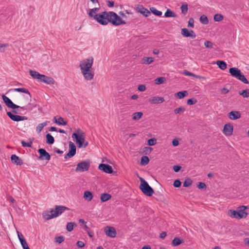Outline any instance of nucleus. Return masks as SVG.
<instances>
[{
	"instance_id": "nucleus-21",
	"label": "nucleus",
	"mask_w": 249,
	"mask_h": 249,
	"mask_svg": "<svg viewBox=\"0 0 249 249\" xmlns=\"http://www.w3.org/2000/svg\"><path fill=\"white\" fill-rule=\"evenodd\" d=\"M54 122L59 125H67V122L64 120V119L61 117H59L57 119L56 117H53Z\"/></svg>"
},
{
	"instance_id": "nucleus-20",
	"label": "nucleus",
	"mask_w": 249,
	"mask_h": 249,
	"mask_svg": "<svg viewBox=\"0 0 249 249\" xmlns=\"http://www.w3.org/2000/svg\"><path fill=\"white\" fill-rule=\"evenodd\" d=\"M11 160L13 163L18 165H21L23 164L22 160L15 154L11 155Z\"/></svg>"
},
{
	"instance_id": "nucleus-19",
	"label": "nucleus",
	"mask_w": 249,
	"mask_h": 249,
	"mask_svg": "<svg viewBox=\"0 0 249 249\" xmlns=\"http://www.w3.org/2000/svg\"><path fill=\"white\" fill-rule=\"evenodd\" d=\"M228 116L231 120H236L241 117V113L238 111H231L228 114Z\"/></svg>"
},
{
	"instance_id": "nucleus-24",
	"label": "nucleus",
	"mask_w": 249,
	"mask_h": 249,
	"mask_svg": "<svg viewBox=\"0 0 249 249\" xmlns=\"http://www.w3.org/2000/svg\"><path fill=\"white\" fill-rule=\"evenodd\" d=\"M29 73L33 78L38 79L39 81L42 75L40 74L37 71L33 70H30Z\"/></svg>"
},
{
	"instance_id": "nucleus-17",
	"label": "nucleus",
	"mask_w": 249,
	"mask_h": 249,
	"mask_svg": "<svg viewBox=\"0 0 249 249\" xmlns=\"http://www.w3.org/2000/svg\"><path fill=\"white\" fill-rule=\"evenodd\" d=\"M149 102L153 104H159L163 103L164 99L162 97L153 96L149 99Z\"/></svg>"
},
{
	"instance_id": "nucleus-35",
	"label": "nucleus",
	"mask_w": 249,
	"mask_h": 249,
	"mask_svg": "<svg viewBox=\"0 0 249 249\" xmlns=\"http://www.w3.org/2000/svg\"><path fill=\"white\" fill-rule=\"evenodd\" d=\"M166 82V78L164 77H160L155 80V83L157 85L163 84Z\"/></svg>"
},
{
	"instance_id": "nucleus-23",
	"label": "nucleus",
	"mask_w": 249,
	"mask_h": 249,
	"mask_svg": "<svg viewBox=\"0 0 249 249\" xmlns=\"http://www.w3.org/2000/svg\"><path fill=\"white\" fill-rule=\"evenodd\" d=\"M138 11L145 17H148L150 15V12L142 6H141V7L138 8Z\"/></svg>"
},
{
	"instance_id": "nucleus-49",
	"label": "nucleus",
	"mask_w": 249,
	"mask_h": 249,
	"mask_svg": "<svg viewBox=\"0 0 249 249\" xmlns=\"http://www.w3.org/2000/svg\"><path fill=\"white\" fill-rule=\"evenodd\" d=\"M157 142V140L155 138H151L148 140L147 144L150 146L154 145Z\"/></svg>"
},
{
	"instance_id": "nucleus-25",
	"label": "nucleus",
	"mask_w": 249,
	"mask_h": 249,
	"mask_svg": "<svg viewBox=\"0 0 249 249\" xmlns=\"http://www.w3.org/2000/svg\"><path fill=\"white\" fill-rule=\"evenodd\" d=\"M111 196L108 193H103L101 195L100 199L102 202H105L109 200Z\"/></svg>"
},
{
	"instance_id": "nucleus-6",
	"label": "nucleus",
	"mask_w": 249,
	"mask_h": 249,
	"mask_svg": "<svg viewBox=\"0 0 249 249\" xmlns=\"http://www.w3.org/2000/svg\"><path fill=\"white\" fill-rule=\"evenodd\" d=\"M110 22L113 25L118 26L121 24H125V22L122 18L114 12H109Z\"/></svg>"
},
{
	"instance_id": "nucleus-18",
	"label": "nucleus",
	"mask_w": 249,
	"mask_h": 249,
	"mask_svg": "<svg viewBox=\"0 0 249 249\" xmlns=\"http://www.w3.org/2000/svg\"><path fill=\"white\" fill-rule=\"evenodd\" d=\"M40 81L49 85H53L55 83V81L53 78L43 74L42 75Z\"/></svg>"
},
{
	"instance_id": "nucleus-62",
	"label": "nucleus",
	"mask_w": 249,
	"mask_h": 249,
	"mask_svg": "<svg viewBox=\"0 0 249 249\" xmlns=\"http://www.w3.org/2000/svg\"><path fill=\"white\" fill-rule=\"evenodd\" d=\"M172 143L174 146H177L179 144V142L177 139H174L172 141Z\"/></svg>"
},
{
	"instance_id": "nucleus-1",
	"label": "nucleus",
	"mask_w": 249,
	"mask_h": 249,
	"mask_svg": "<svg viewBox=\"0 0 249 249\" xmlns=\"http://www.w3.org/2000/svg\"><path fill=\"white\" fill-rule=\"evenodd\" d=\"M69 209L64 206L56 205L54 209H52L50 213L51 214H49L48 213L44 212L42 213L43 217L48 220L52 218L56 217L63 213L65 210H68Z\"/></svg>"
},
{
	"instance_id": "nucleus-54",
	"label": "nucleus",
	"mask_w": 249,
	"mask_h": 249,
	"mask_svg": "<svg viewBox=\"0 0 249 249\" xmlns=\"http://www.w3.org/2000/svg\"><path fill=\"white\" fill-rule=\"evenodd\" d=\"M181 182L178 179H176L174 181L173 185L175 187L178 188L181 186Z\"/></svg>"
},
{
	"instance_id": "nucleus-56",
	"label": "nucleus",
	"mask_w": 249,
	"mask_h": 249,
	"mask_svg": "<svg viewBox=\"0 0 249 249\" xmlns=\"http://www.w3.org/2000/svg\"><path fill=\"white\" fill-rule=\"evenodd\" d=\"M20 242L23 249H26L27 247H29L25 239H21V242Z\"/></svg>"
},
{
	"instance_id": "nucleus-26",
	"label": "nucleus",
	"mask_w": 249,
	"mask_h": 249,
	"mask_svg": "<svg viewBox=\"0 0 249 249\" xmlns=\"http://www.w3.org/2000/svg\"><path fill=\"white\" fill-rule=\"evenodd\" d=\"M216 64L218 65L219 68L222 70H225L227 67L226 63L222 60H217Z\"/></svg>"
},
{
	"instance_id": "nucleus-7",
	"label": "nucleus",
	"mask_w": 249,
	"mask_h": 249,
	"mask_svg": "<svg viewBox=\"0 0 249 249\" xmlns=\"http://www.w3.org/2000/svg\"><path fill=\"white\" fill-rule=\"evenodd\" d=\"M90 162L89 160H86L79 162L77 164V166L75 168V171L77 172H83L88 171L90 167Z\"/></svg>"
},
{
	"instance_id": "nucleus-58",
	"label": "nucleus",
	"mask_w": 249,
	"mask_h": 249,
	"mask_svg": "<svg viewBox=\"0 0 249 249\" xmlns=\"http://www.w3.org/2000/svg\"><path fill=\"white\" fill-rule=\"evenodd\" d=\"M197 187L199 189H204L206 188V185L204 183L200 182L198 183V184L197 185Z\"/></svg>"
},
{
	"instance_id": "nucleus-28",
	"label": "nucleus",
	"mask_w": 249,
	"mask_h": 249,
	"mask_svg": "<svg viewBox=\"0 0 249 249\" xmlns=\"http://www.w3.org/2000/svg\"><path fill=\"white\" fill-rule=\"evenodd\" d=\"M84 78L87 80H91L93 78L94 72L92 71L83 74Z\"/></svg>"
},
{
	"instance_id": "nucleus-30",
	"label": "nucleus",
	"mask_w": 249,
	"mask_h": 249,
	"mask_svg": "<svg viewBox=\"0 0 249 249\" xmlns=\"http://www.w3.org/2000/svg\"><path fill=\"white\" fill-rule=\"evenodd\" d=\"M46 143L49 144H52L54 143V138L50 134L48 133L46 135Z\"/></svg>"
},
{
	"instance_id": "nucleus-10",
	"label": "nucleus",
	"mask_w": 249,
	"mask_h": 249,
	"mask_svg": "<svg viewBox=\"0 0 249 249\" xmlns=\"http://www.w3.org/2000/svg\"><path fill=\"white\" fill-rule=\"evenodd\" d=\"M69 152L65 155V159H67L68 158H71L73 157L75 155L76 152V147L72 142H69Z\"/></svg>"
},
{
	"instance_id": "nucleus-59",
	"label": "nucleus",
	"mask_w": 249,
	"mask_h": 249,
	"mask_svg": "<svg viewBox=\"0 0 249 249\" xmlns=\"http://www.w3.org/2000/svg\"><path fill=\"white\" fill-rule=\"evenodd\" d=\"M181 167L179 165H175L173 166V169L175 172H178L180 170Z\"/></svg>"
},
{
	"instance_id": "nucleus-15",
	"label": "nucleus",
	"mask_w": 249,
	"mask_h": 249,
	"mask_svg": "<svg viewBox=\"0 0 249 249\" xmlns=\"http://www.w3.org/2000/svg\"><path fill=\"white\" fill-rule=\"evenodd\" d=\"M233 132V126L230 123L225 124L223 128L224 134L228 136H231Z\"/></svg>"
},
{
	"instance_id": "nucleus-5",
	"label": "nucleus",
	"mask_w": 249,
	"mask_h": 249,
	"mask_svg": "<svg viewBox=\"0 0 249 249\" xmlns=\"http://www.w3.org/2000/svg\"><path fill=\"white\" fill-rule=\"evenodd\" d=\"M2 99L3 100V102L5 104V105L9 108H11L12 109V112L13 113H14L15 114L19 113V111L17 110H15V109L20 108L23 110H26L27 109L26 107H20L19 106H18L17 105L14 104L12 101L7 96H6L5 95H2Z\"/></svg>"
},
{
	"instance_id": "nucleus-46",
	"label": "nucleus",
	"mask_w": 249,
	"mask_h": 249,
	"mask_svg": "<svg viewBox=\"0 0 249 249\" xmlns=\"http://www.w3.org/2000/svg\"><path fill=\"white\" fill-rule=\"evenodd\" d=\"M99 10V8H94L91 9L89 13V16L94 18V16L96 14V12H98Z\"/></svg>"
},
{
	"instance_id": "nucleus-29",
	"label": "nucleus",
	"mask_w": 249,
	"mask_h": 249,
	"mask_svg": "<svg viewBox=\"0 0 249 249\" xmlns=\"http://www.w3.org/2000/svg\"><path fill=\"white\" fill-rule=\"evenodd\" d=\"M142 63L148 65L154 61V58L151 57H144L142 59Z\"/></svg>"
},
{
	"instance_id": "nucleus-44",
	"label": "nucleus",
	"mask_w": 249,
	"mask_h": 249,
	"mask_svg": "<svg viewBox=\"0 0 249 249\" xmlns=\"http://www.w3.org/2000/svg\"><path fill=\"white\" fill-rule=\"evenodd\" d=\"M150 11L157 16H160L162 15V12L160 11L157 10L155 7H151L150 8Z\"/></svg>"
},
{
	"instance_id": "nucleus-34",
	"label": "nucleus",
	"mask_w": 249,
	"mask_h": 249,
	"mask_svg": "<svg viewBox=\"0 0 249 249\" xmlns=\"http://www.w3.org/2000/svg\"><path fill=\"white\" fill-rule=\"evenodd\" d=\"M14 90L15 91H17V92H23V93H27V94H28L29 95V97L31 98V95L29 91L27 89H25V88H17V89H14Z\"/></svg>"
},
{
	"instance_id": "nucleus-47",
	"label": "nucleus",
	"mask_w": 249,
	"mask_h": 249,
	"mask_svg": "<svg viewBox=\"0 0 249 249\" xmlns=\"http://www.w3.org/2000/svg\"><path fill=\"white\" fill-rule=\"evenodd\" d=\"M192 180L189 178H187L184 181L183 186L184 187H188L190 186L192 184Z\"/></svg>"
},
{
	"instance_id": "nucleus-36",
	"label": "nucleus",
	"mask_w": 249,
	"mask_h": 249,
	"mask_svg": "<svg viewBox=\"0 0 249 249\" xmlns=\"http://www.w3.org/2000/svg\"><path fill=\"white\" fill-rule=\"evenodd\" d=\"M200 22L204 25L208 24L209 23V20L208 18L204 15H203L200 17Z\"/></svg>"
},
{
	"instance_id": "nucleus-13",
	"label": "nucleus",
	"mask_w": 249,
	"mask_h": 249,
	"mask_svg": "<svg viewBox=\"0 0 249 249\" xmlns=\"http://www.w3.org/2000/svg\"><path fill=\"white\" fill-rule=\"evenodd\" d=\"M106 234L110 237L114 238L116 236V231L113 227L107 226L104 229Z\"/></svg>"
},
{
	"instance_id": "nucleus-60",
	"label": "nucleus",
	"mask_w": 249,
	"mask_h": 249,
	"mask_svg": "<svg viewBox=\"0 0 249 249\" xmlns=\"http://www.w3.org/2000/svg\"><path fill=\"white\" fill-rule=\"evenodd\" d=\"M138 89L140 91H144L146 89V87L144 85H140L138 86Z\"/></svg>"
},
{
	"instance_id": "nucleus-4",
	"label": "nucleus",
	"mask_w": 249,
	"mask_h": 249,
	"mask_svg": "<svg viewBox=\"0 0 249 249\" xmlns=\"http://www.w3.org/2000/svg\"><path fill=\"white\" fill-rule=\"evenodd\" d=\"M229 72L232 77L237 78L244 84H249L248 80L238 68L235 67L231 68L229 69Z\"/></svg>"
},
{
	"instance_id": "nucleus-53",
	"label": "nucleus",
	"mask_w": 249,
	"mask_h": 249,
	"mask_svg": "<svg viewBox=\"0 0 249 249\" xmlns=\"http://www.w3.org/2000/svg\"><path fill=\"white\" fill-rule=\"evenodd\" d=\"M55 240L56 243L60 244L64 241V237L62 236H57L55 237Z\"/></svg>"
},
{
	"instance_id": "nucleus-32",
	"label": "nucleus",
	"mask_w": 249,
	"mask_h": 249,
	"mask_svg": "<svg viewBox=\"0 0 249 249\" xmlns=\"http://www.w3.org/2000/svg\"><path fill=\"white\" fill-rule=\"evenodd\" d=\"M48 123V122L46 121L43 123L39 124L36 128V132L38 133H40L43 128V127L47 124Z\"/></svg>"
},
{
	"instance_id": "nucleus-3",
	"label": "nucleus",
	"mask_w": 249,
	"mask_h": 249,
	"mask_svg": "<svg viewBox=\"0 0 249 249\" xmlns=\"http://www.w3.org/2000/svg\"><path fill=\"white\" fill-rule=\"evenodd\" d=\"M72 138L75 139V142L79 148L82 147L85 141V134L81 129H78L76 130V133H73Z\"/></svg>"
},
{
	"instance_id": "nucleus-16",
	"label": "nucleus",
	"mask_w": 249,
	"mask_h": 249,
	"mask_svg": "<svg viewBox=\"0 0 249 249\" xmlns=\"http://www.w3.org/2000/svg\"><path fill=\"white\" fill-rule=\"evenodd\" d=\"M99 169L104 171V172L108 174H111L113 172L112 167L107 164L101 163L99 165Z\"/></svg>"
},
{
	"instance_id": "nucleus-63",
	"label": "nucleus",
	"mask_w": 249,
	"mask_h": 249,
	"mask_svg": "<svg viewBox=\"0 0 249 249\" xmlns=\"http://www.w3.org/2000/svg\"><path fill=\"white\" fill-rule=\"evenodd\" d=\"M77 246L79 248H83L84 247L85 244L82 241H78L76 243Z\"/></svg>"
},
{
	"instance_id": "nucleus-14",
	"label": "nucleus",
	"mask_w": 249,
	"mask_h": 249,
	"mask_svg": "<svg viewBox=\"0 0 249 249\" xmlns=\"http://www.w3.org/2000/svg\"><path fill=\"white\" fill-rule=\"evenodd\" d=\"M39 154V159L41 160H49L51 157L50 154L43 148H40L38 150Z\"/></svg>"
},
{
	"instance_id": "nucleus-31",
	"label": "nucleus",
	"mask_w": 249,
	"mask_h": 249,
	"mask_svg": "<svg viewBox=\"0 0 249 249\" xmlns=\"http://www.w3.org/2000/svg\"><path fill=\"white\" fill-rule=\"evenodd\" d=\"M143 114L142 112H135L132 115V119L133 120L137 121L140 119Z\"/></svg>"
},
{
	"instance_id": "nucleus-37",
	"label": "nucleus",
	"mask_w": 249,
	"mask_h": 249,
	"mask_svg": "<svg viewBox=\"0 0 249 249\" xmlns=\"http://www.w3.org/2000/svg\"><path fill=\"white\" fill-rule=\"evenodd\" d=\"M149 159L148 157L143 156L141 158V164L142 165H146L148 163Z\"/></svg>"
},
{
	"instance_id": "nucleus-2",
	"label": "nucleus",
	"mask_w": 249,
	"mask_h": 249,
	"mask_svg": "<svg viewBox=\"0 0 249 249\" xmlns=\"http://www.w3.org/2000/svg\"><path fill=\"white\" fill-rule=\"evenodd\" d=\"M110 14L109 12H103L98 14H95L94 16V19L98 23L103 25H106L110 22Z\"/></svg>"
},
{
	"instance_id": "nucleus-33",
	"label": "nucleus",
	"mask_w": 249,
	"mask_h": 249,
	"mask_svg": "<svg viewBox=\"0 0 249 249\" xmlns=\"http://www.w3.org/2000/svg\"><path fill=\"white\" fill-rule=\"evenodd\" d=\"M181 35L186 37H193L189 33V31L186 28H182L181 32Z\"/></svg>"
},
{
	"instance_id": "nucleus-38",
	"label": "nucleus",
	"mask_w": 249,
	"mask_h": 249,
	"mask_svg": "<svg viewBox=\"0 0 249 249\" xmlns=\"http://www.w3.org/2000/svg\"><path fill=\"white\" fill-rule=\"evenodd\" d=\"M29 140H30V142H26L25 141H21V144H22V146L23 147H32V142H33V141L34 140V138H32V139H29Z\"/></svg>"
},
{
	"instance_id": "nucleus-52",
	"label": "nucleus",
	"mask_w": 249,
	"mask_h": 249,
	"mask_svg": "<svg viewBox=\"0 0 249 249\" xmlns=\"http://www.w3.org/2000/svg\"><path fill=\"white\" fill-rule=\"evenodd\" d=\"M196 102H197L196 100L194 98L189 99L187 101V103L189 105H194V104H196Z\"/></svg>"
},
{
	"instance_id": "nucleus-57",
	"label": "nucleus",
	"mask_w": 249,
	"mask_h": 249,
	"mask_svg": "<svg viewBox=\"0 0 249 249\" xmlns=\"http://www.w3.org/2000/svg\"><path fill=\"white\" fill-rule=\"evenodd\" d=\"M188 27H191L192 28H194V19L191 18H190L188 21Z\"/></svg>"
},
{
	"instance_id": "nucleus-61",
	"label": "nucleus",
	"mask_w": 249,
	"mask_h": 249,
	"mask_svg": "<svg viewBox=\"0 0 249 249\" xmlns=\"http://www.w3.org/2000/svg\"><path fill=\"white\" fill-rule=\"evenodd\" d=\"M80 70H81V72L83 75L86 73L87 72H89L90 71H92L91 70V69H82Z\"/></svg>"
},
{
	"instance_id": "nucleus-40",
	"label": "nucleus",
	"mask_w": 249,
	"mask_h": 249,
	"mask_svg": "<svg viewBox=\"0 0 249 249\" xmlns=\"http://www.w3.org/2000/svg\"><path fill=\"white\" fill-rule=\"evenodd\" d=\"M76 224L74 222H69L67 224L66 229L68 231H71L73 230L74 226H76Z\"/></svg>"
},
{
	"instance_id": "nucleus-50",
	"label": "nucleus",
	"mask_w": 249,
	"mask_h": 249,
	"mask_svg": "<svg viewBox=\"0 0 249 249\" xmlns=\"http://www.w3.org/2000/svg\"><path fill=\"white\" fill-rule=\"evenodd\" d=\"M185 110V109L184 107H180L178 108H177L174 110V112L175 114H179L181 112H183Z\"/></svg>"
},
{
	"instance_id": "nucleus-42",
	"label": "nucleus",
	"mask_w": 249,
	"mask_h": 249,
	"mask_svg": "<svg viewBox=\"0 0 249 249\" xmlns=\"http://www.w3.org/2000/svg\"><path fill=\"white\" fill-rule=\"evenodd\" d=\"M176 15L170 9H168L164 14L165 17H176Z\"/></svg>"
},
{
	"instance_id": "nucleus-9",
	"label": "nucleus",
	"mask_w": 249,
	"mask_h": 249,
	"mask_svg": "<svg viewBox=\"0 0 249 249\" xmlns=\"http://www.w3.org/2000/svg\"><path fill=\"white\" fill-rule=\"evenodd\" d=\"M141 191L147 196H151L154 193V190L151 187L148 183H144L142 185H140Z\"/></svg>"
},
{
	"instance_id": "nucleus-12",
	"label": "nucleus",
	"mask_w": 249,
	"mask_h": 249,
	"mask_svg": "<svg viewBox=\"0 0 249 249\" xmlns=\"http://www.w3.org/2000/svg\"><path fill=\"white\" fill-rule=\"evenodd\" d=\"M12 112L8 111L7 112V116L13 121L15 122H19L21 121L26 120L27 119V117L26 116H19L18 115H14L12 113Z\"/></svg>"
},
{
	"instance_id": "nucleus-45",
	"label": "nucleus",
	"mask_w": 249,
	"mask_h": 249,
	"mask_svg": "<svg viewBox=\"0 0 249 249\" xmlns=\"http://www.w3.org/2000/svg\"><path fill=\"white\" fill-rule=\"evenodd\" d=\"M180 8L181 10V13L184 15H186L188 12V9L187 4L186 3L182 4Z\"/></svg>"
},
{
	"instance_id": "nucleus-41",
	"label": "nucleus",
	"mask_w": 249,
	"mask_h": 249,
	"mask_svg": "<svg viewBox=\"0 0 249 249\" xmlns=\"http://www.w3.org/2000/svg\"><path fill=\"white\" fill-rule=\"evenodd\" d=\"M239 94L242 95L245 98L249 97V89H246L239 91Z\"/></svg>"
},
{
	"instance_id": "nucleus-39",
	"label": "nucleus",
	"mask_w": 249,
	"mask_h": 249,
	"mask_svg": "<svg viewBox=\"0 0 249 249\" xmlns=\"http://www.w3.org/2000/svg\"><path fill=\"white\" fill-rule=\"evenodd\" d=\"M177 96L179 99H182L187 95L188 92L186 90H183L181 91H179L176 93Z\"/></svg>"
},
{
	"instance_id": "nucleus-64",
	"label": "nucleus",
	"mask_w": 249,
	"mask_h": 249,
	"mask_svg": "<svg viewBox=\"0 0 249 249\" xmlns=\"http://www.w3.org/2000/svg\"><path fill=\"white\" fill-rule=\"evenodd\" d=\"M229 89L227 88H223L222 89H221V93L223 94H225L226 93H227L228 92H229Z\"/></svg>"
},
{
	"instance_id": "nucleus-43",
	"label": "nucleus",
	"mask_w": 249,
	"mask_h": 249,
	"mask_svg": "<svg viewBox=\"0 0 249 249\" xmlns=\"http://www.w3.org/2000/svg\"><path fill=\"white\" fill-rule=\"evenodd\" d=\"M224 18V17L220 14H216L213 17V19L215 21H220Z\"/></svg>"
},
{
	"instance_id": "nucleus-8",
	"label": "nucleus",
	"mask_w": 249,
	"mask_h": 249,
	"mask_svg": "<svg viewBox=\"0 0 249 249\" xmlns=\"http://www.w3.org/2000/svg\"><path fill=\"white\" fill-rule=\"evenodd\" d=\"M93 63V58L90 57L85 59L80 62L79 67L80 70L84 69H91Z\"/></svg>"
},
{
	"instance_id": "nucleus-27",
	"label": "nucleus",
	"mask_w": 249,
	"mask_h": 249,
	"mask_svg": "<svg viewBox=\"0 0 249 249\" xmlns=\"http://www.w3.org/2000/svg\"><path fill=\"white\" fill-rule=\"evenodd\" d=\"M182 243H183V240L177 237H175L172 241L173 246H178Z\"/></svg>"
},
{
	"instance_id": "nucleus-11",
	"label": "nucleus",
	"mask_w": 249,
	"mask_h": 249,
	"mask_svg": "<svg viewBox=\"0 0 249 249\" xmlns=\"http://www.w3.org/2000/svg\"><path fill=\"white\" fill-rule=\"evenodd\" d=\"M247 209V206H241L238 208L237 212V218L241 219L246 218L248 215V213L246 212L245 210Z\"/></svg>"
},
{
	"instance_id": "nucleus-22",
	"label": "nucleus",
	"mask_w": 249,
	"mask_h": 249,
	"mask_svg": "<svg viewBox=\"0 0 249 249\" xmlns=\"http://www.w3.org/2000/svg\"><path fill=\"white\" fill-rule=\"evenodd\" d=\"M83 197L86 200L90 201L93 198L92 193L89 191H85L84 193Z\"/></svg>"
},
{
	"instance_id": "nucleus-51",
	"label": "nucleus",
	"mask_w": 249,
	"mask_h": 249,
	"mask_svg": "<svg viewBox=\"0 0 249 249\" xmlns=\"http://www.w3.org/2000/svg\"><path fill=\"white\" fill-rule=\"evenodd\" d=\"M204 46L207 48H212L213 47V43L209 40H207L204 42Z\"/></svg>"
},
{
	"instance_id": "nucleus-48",
	"label": "nucleus",
	"mask_w": 249,
	"mask_h": 249,
	"mask_svg": "<svg viewBox=\"0 0 249 249\" xmlns=\"http://www.w3.org/2000/svg\"><path fill=\"white\" fill-rule=\"evenodd\" d=\"M237 212L235 210H230L228 211V214L232 217L237 218Z\"/></svg>"
},
{
	"instance_id": "nucleus-55",
	"label": "nucleus",
	"mask_w": 249,
	"mask_h": 249,
	"mask_svg": "<svg viewBox=\"0 0 249 249\" xmlns=\"http://www.w3.org/2000/svg\"><path fill=\"white\" fill-rule=\"evenodd\" d=\"M9 47L8 43L2 44L0 45V51L1 52H4L5 51L4 48Z\"/></svg>"
}]
</instances>
